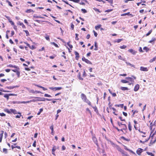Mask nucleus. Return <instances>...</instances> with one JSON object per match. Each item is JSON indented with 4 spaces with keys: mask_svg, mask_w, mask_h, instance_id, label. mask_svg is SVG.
Returning a JSON list of instances; mask_svg holds the SVG:
<instances>
[{
    "mask_svg": "<svg viewBox=\"0 0 156 156\" xmlns=\"http://www.w3.org/2000/svg\"><path fill=\"white\" fill-rule=\"evenodd\" d=\"M71 27L72 29V30H73L74 29V25L73 24V23H71Z\"/></svg>",
    "mask_w": 156,
    "mask_h": 156,
    "instance_id": "338daca9",
    "label": "nucleus"
},
{
    "mask_svg": "<svg viewBox=\"0 0 156 156\" xmlns=\"http://www.w3.org/2000/svg\"><path fill=\"white\" fill-rule=\"evenodd\" d=\"M101 24L98 25L96 26L95 27V29L97 30L99 28H100L101 27Z\"/></svg>",
    "mask_w": 156,
    "mask_h": 156,
    "instance_id": "5701e85b",
    "label": "nucleus"
},
{
    "mask_svg": "<svg viewBox=\"0 0 156 156\" xmlns=\"http://www.w3.org/2000/svg\"><path fill=\"white\" fill-rule=\"evenodd\" d=\"M84 101L87 103L90 106H91L90 101L87 99L85 100Z\"/></svg>",
    "mask_w": 156,
    "mask_h": 156,
    "instance_id": "f8f14e48",
    "label": "nucleus"
},
{
    "mask_svg": "<svg viewBox=\"0 0 156 156\" xmlns=\"http://www.w3.org/2000/svg\"><path fill=\"white\" fill-rule=\"evenodd\" d=\"M75 35H76V37H75L76 40H78L79 38L78 37V34H75Z\"/></svg>",
    "mask_w": 156,
    "mask_h": 156,
    "instance_id": "4d7b16f0",
    "label": "nucleus"
},
{
    "mask_svg": "<svg viewBox=\"0 0 156 156\" xmlns=\"http://www.w3.org/2000/svg\"><path fill=\"white\" fill-rule=\"evenodd\" d=\"M156 142V139L154 140V141L152 142L151 141L149 144V146H151V145H152L154 143Z\"/></svg>",
    "mask_w": 156,
    "mask_h": 156,
    "instance_id": "c756f323",
    "label": "nucleus"
},
{
    "mask_svg": "<svg viewBox=\"0 0 156 156\" xmlns=\"http://www.w3.org/2000/svg\"><path fill=\"white\" fill-rule=\"evenodd\" d=\"M62 1L64 2L65 3H66V4L69 5L70 6H71L72 7H73L71 5L69 4L68 3V2H67L64 1V0H62Z\"/></svg>",
    "mask_w": 156,
    "mask_h": 156,
    "instance_id": "c03bdc74",
    "label": "nucleus"
},
{
    "mask_svg": "<svg viewBox=\"0 0 156 156\" xmlns=\"http://www.w3.org/2000/svg\"><path fill=\"white\" fill-rule=\"evenodd\" d=\"M143 151V149L141 148H138L136 151L137 154L139 155H141V154Z\"/></svg>",
    "mask_w": 156,
    "mask_h": 156,
    "instance_id": "7ed1b4c3",
    "label": "nucleus"
},
{
    "mask_svg": "<svg viewBox=\"0 0 156 156\" xmlns=\"http://www.w3.org/2000/svg\"><path fill=\"white\" fill-rule=\"evenodd\" d=\"M5 111L9 114H10L11 112L10 111V109L9 110L8 109H6L5 110Z\"/></svg>",
    "mask_w": 156,
    "mask_h": 156,
    "instance_id": "7c9ffc66",
    "label": "nucleus"
},
{
    "mask_svg": "<svg viewBox=\"0 0 156 156\" xmlns=\"http://www.w3.org/2000/svg\"><path fill=\"white\" fill-rule=\"evenodd\" d=\"M6 2H8V4L9 6H10L11 7L13 6V5H12L10 2L8 0H6Z\"/></svg>",
    "mask_w": 156,
    "mask_h": 156,
    "instance_id": "ea45409f",
    "label": "nucleus"
},
{
    "mask_svg": "<svg viewBox=\"0 0 156 156\" xmlns=\"http://www.w3.org/2000/svg\"><path fill=\"white\" fill-rule=\"evenodd\" d=\"M94 46L95 47V48H94V50H98V45L97 44V43L96 42H94Z\"/></svg>",
    "mask_w": 156,
    "mask_h": 156,
    "instance_id": "f3484780",
    "label": "nucleus"
},
{
    "mask_svg": "<svg viewBox=\"0 0 156 156\" xmlns=\"http://www.w3.org/2000/svg\"><path fill=\"white\" fill-rule=\"evenodd\" d=\"M121 89L123 90H129L128 88L127 87H120Z\"/></svg>",
    "mask_w": 156,
    "mask_h": 156,
    "instance_id": "4468645a",
    "label": "nucleus"
},
{
    "mask_svg": "<svg viewBox=\"0 0 156 156\" xmlns=\"http://www.w3.org/2000/svg\"><path fill=\"white\" fill-rule=\"evenodd\" d=\"M9 94H5L4 95V97L6 98L7 100H8L9 98Z\"/></svg>",
    "mask_w": 156,
    "mask_h": 156,
    "instance_id": "412c9836",
    "label": "nucleus"
},
{
    "mask_svg": "<svg viewBox=\"0 0 156 156\" xmlns=\"http://www.w3.org/2000/svg\"><path fill=\"white\" fill-rule=\"evenodd\" d=\"M126 64L127 65H129V66H132V67H135V66L134 65H133L132 64H131V63H130L129 62H126Z\"/></svg>",
    "mask_w": 156,
    "mask_h": 156,
    "instance_id": "72a5a7b5",
    "label": "nucleus"
},
{
    "mask_svg": "<svg viewBox=\"0 0 156 156\" xmlns=\"http://www.w3.org/2000/svg\"><path fill=\"white\" fill-rule=\"evenodd\" d=\"M80 76H81L80 73H79L78 75V78L80 80H83V79Z\"/></svg>",
    "mask_w": 156,
    "mask_h": 156,
    "instance_id": "473e14b6",
    "label": "nucleus"
},
{
    "mask_svg": "<svg viewBox=\"0 0 156 156\" xmlns=\"http://www.w3.org/2000/svg\"><path fill=\"white\" fill-rule=\"evenodd\" d=\"M31 101H20V104L21 103H23V104H25V103H29Z\"/></svg>",
    "mask_w": 156,
    "mask_h": 156,
    "instance_id": "dca6fc26",
    "label": "nucleus"
},
{
    "mask_svg": "<svg viewBox=\"0 0 156 156\" xmlns=\"http://www.w3.org/2000/svg\"><path fill=\"white\" fill-rule=\"evenodd\" d=\"M24 31L25 32L26 34V35L27 36L29 35V32H28V30H24Z\"/></svg>",
    "mask_w": 156,
    "mask_h": 156,
    "instance_id": "de8ad7c7",
    "label": "nucleus"
},
{
    "mask_svg": "<svg viewBox=\"0 0 156 156\" xmlns=\"http://www.w3.org/2000/svg\"><path fill=\"white\" fill-rule=\"evenodd\" d=\"M6 88H7L10 89H12L14 88V87H13V86H10L9 87H6Z\"/></svg>",
    "mask_w": 156,
    "mask_h": 156,
    "instance_id": "13d9d810",
    "label": "nucleus"
},
{
    "mask_svg": "<svg viewBox=\"0 0 156 156\" xmlns=\"http://www.w3.org/2000/svg\"><path fill=\"white\" fill-rule=\"evenodd\" d=\"M36 141H34L33 144V146L34 147H36Z\"/></svg>",
    "mask_w": 156,
    "mask_h": 156,
    "instance_id": "0e129e2a",
    "label": "nucleus"
},
{
    "mask_svg": "<svg viewBox=\"0 0 156 156\" xmlns=\"http://www.w3.org/2000/svg\"><path fill=\"white\" fill-rule=\"evenodd\" d=\"M43 111V108H41L40 109V111L39 112L37 113V115H39L40 114L41 112H42Z\"/></svg>",
    "mask_w": 156,
    "mask_h": 156,
    "instance_id": "e433bc0d",
    "label": "nucleus"
},
{
    "mask_svg": "<svg viewBox=\"0 0 156 156\" xmlns=\"http://www.w3.org/2000/svg\"><path fill=\"white\" fill-rule=\"evenodd\" d=\"M51 44H53L54 45L55 47L57 48H58L59 47L58 45L56 44H55V42H51L50 43Z\"/></svg>",
    "mask_w": 156,
    "mask_h": 156,
    "instance_id": "4be33fe9",
    "label": "nucleus"
},
{
    "mask_svg": "<svg viewBox=\"0 0 156 156\" xmlns=\"http://www.w3.org/2000/svg\"><path fill=\"white\" fill-rule=\"evenodd\" d=\"M106 1H108L109 3L111 4H112L113 1V0H106Z\"/></svg>",
    "mask_w": 156,
    "mask_h": 156,
    "instance_id": "e2e57ef3",
    "label": "nucleus"
},
{
    "mask_svg": "<svg viewBox=\"0 0 156 156\" xmlns=\"http://www.w3.org/2000/svg\"><path fill=\"white\" fill-rule=\"evenodd\" d=\"M128 127L130 131H131L132 130V126L131 125L130 122H129L128 123Z\"/></svg>",
    "mask_w": 156,
    "mask_h": 156,
    "instance_id": "2eb2a0df",
    "label": "nucleus"
},
{
    "mask_svg": "<svg viewBox=\"0 0 156 156\" xmlns=\"http://www.w3.org/2000/svg\"><path fill=\"white\" fill-rule=\"evenodd\" d=\"M27 45L28 47H30V48L31 49H33L35 48V46L34 45H32L31 46H30V45L29 44H27Z\"/></svg>",
    "mask_w": 156,
    "mask_h": 156,
    "instance_id": "ddd939ff",
    "label": "nucleus"
},
{
    "mask_svg": "<svg viewBox=\"0 0 156 156\" xmlns=\"http://www.w3.org/2000/svg\"><path fill=\"white\" fill-rule=\"evenodd\" d=\"M81 11H82L83 12V13H86L87 11L86 10L84 9H81Z\"/></svg>",
    "mask_w": 156,
    "mask_h": 156,
    "instance_id": "864d4df0",
    "label": "nucleus"
},
{
    "mask_svg": "<svg viewBox=\"0 0 156 156\" xmlns=\"http://www.w3.org/2000/svg\"><path fill=\"white\" fill-rule=\"evenodd\" d=\"M121 139H123V140L127 141H129L130 140L129 139H127L126 138H125L124 136H122L121 137Z\"/></svg>",
    "mask_w": 156,
    "mask_h": 156,
    "instance_id": "a211bd4d",
    "label": "nucleus"
},
{
    "mask_svg": "<svg viewBox=\"0 0 156 156\" xmlns=\"http://www.w3.org/2000/svg\"><path fill=\"white\" fill-rule=\"evenodd\" d=\"M122 40H123V39H119L117 40V42L118 43H119Z\"/></svg>",
    "mask_w": 156,
    "mask_h": 156,
    "instance_id": "6e6d98bb",
    "label": "nucleus"
},
{
    "mask_svg": "<svg viewBox=\"0 0 156 156\" xmlns=\"http://www.w3.org/2000/svg\"><path fill=\"white\" fill-rule=\"evenodd\" d=\"M1 133L0 134V137L2 138L3 136V134L4 133V131L1 130L0 131Z\"/></svg>",
    "mask_w": 156,
    "mask_h": 156,
    "instance_id": "2f4dec72",
    "label": "nucleus"
},
{
    "mask_svg": "<svg viewBox=\"0 0 156 156\" xmlns=\"http://www.w3.org/2000/svg\"><path fill=\"white\" fill-rule=\"evenodd\" d=\"M69 42H68L67 44V45L68 46H69V47H70V48H73V46L72 45H70L69 44Z\"/></svg>",
    "mask_w": 156,
    "mask_h": 156,
    "instance_id": "bf43d9fd",
    "label": "nucleus"
},
{
    "mask_svg": "<svg viewBox=\"0 0 156 156\" xmlns=\"http://www.w3.org/2000/svg\"><path fill=\"white\" fill-rule=\"evenodd\" d=\"M115 106H117L118 107H121V108H122L123 107V104H122L118 105H115Z\"/></svg>",
    "mask_w": 156,
    "mask_h": 156,
    "instance_id": "4c0bfd02",
    "label": "nucleus"
},
{
    "mask_svg": "<svg viewBox=\"0 0 156 156\" xmlns=\"http://www.w3.org/2000/svg\"><path fill=\"white\" fill-rule=\"evenodd\" d=\"M140 86L139 84H137L136 85L134 88V90L135 91H137L139 89Z\"/></svg>",
    "mask_w": 156,
    "mask_h": 156,
    "instance_id": "1a4fd4ad",
    "label": "nucleus"
},
{
    "mask_svg": "<svg viewBox=\"0 0 156 156\" xmlns=\"http://www.w3.org/2000/svg\"><path fill=\"white\" fill-rule=\"evenodd\" d=\"M16 73V75H17L18 77H19L20 75V72L18 71Z\"/></svg>",
    "mask_w": 156,
    "mask_h": 156,
    "instance_id": "774afa93",
    "label": "nucleus"
},
{
    "mask_svg": "<svg viewBox=\"0 0 156 156\" xmlns=\"http://www.w3.org/2000/svg\"><path fill=\"white\" fill-rule=\"evenodd\" d=\"M117 123H118V125L119 126H121L122 125H123V124H122V123L121 122H117Z\"/></svg>",
    "mask_w": 156,
    "mask_h": 156,
    "instance_id": "603ef678",
    "label": "nucleus"
},
{
    "mask_svg": "<svg viewBox=\"0 0 156 156\" xmlns=\"http://www.w3.org/2000/svg\"><path fill=\"white\" fill-rule=\"evenodd\" d=\"M81 97L83 101L87 99L86 96L83 94H81Z\"/></svg>",
    "mask_w": 156,
    "mask_h": 156,
    "instance_id": "20e7f679",
    "label": "nucleus"
},
{
    "mask_svg": "<svg viewBox=\"0 0 156 156\" xmlns=\"http://www.w3.org/2000/svg\"><path fill=\"white\" fill-rule=\"evenodd\" d=\"M62 89V87H55V91L60 90Z\"/></svg>",
    "mask_w": 156,
    "mask_h": 156,
    "instance_id": "aec40b11",
    "label": "nucleus"
},
{
    "mask_svg": "<svg viewBox=\"0 0 156 156\" xmlns=\"http://www.w3.org/2000/svg\"><path fill=\"white\" fill-rule=\"evenodd\" d=\"M156 124V120L154 121V124H153L152 123H151V124H150V129L151 130V134L152 133L154 130V128L153 129H152V127L153 126H154V125L155 124Z\"/></svg>",
    "mask_w": 156,
    "mask_h": 156,
    "instance_id": "f03ea898",
    "label": "nucleus"
},
{
    "mask_svg": "<svg viewBox=\"0 0 156 156\" xmlns=\"http://www.w3.org/2000/svg\"><path fill=\"white\" fill-rule=\"evenodd\" d=\"M126 47V46L123 45V46H120V48L121 49H123L125 48Z\"/></svg>",
    "mask_w": 156,
    "mask_h": 156,
    "instance_id": "a19ab883",
    "label": "nucleus"
},
{
    "mask_svg": "<svg viewBox=\"0 0 156 156\" xmlns=\"http://www.w3.org/2000/svg\"><path fill=\"white\" fill-rule=\"evenodd\" d=\"M3 152L5 154H6L8 153V151L7 149L4 148L3 149Z\"/></svg>",
    "mask_w": 156,
    "mask_h": 156,
    "instance_id": "a878e982",
    "label": "nucleus"
},
{
    "mask_svg": "<svg viewBox=\"0 0 156 156\" xmlns=\"http://www.w3.org/2000/svg\"><path fill=\"white\" fill-rule=\"evenodd\" d=\"M156 40V39L155 38L153 37L152 38V39L149 41V42L151 43L153 41H155Z\"/></svg>",
    "mask_w": 156,
    "mask_h": 156,
    "instance_id": "bb28decb",
    "label": "nucleus"
},
{
    "mask_svg": "<svg viewBox=\"0 0 156 156\" xmlns=\"http://www.w3.org/2000/svg\"><path fill=\"white\" fill-rule=\"evenodd\" d=\"M152 32V30H151L149 31V32L146 34V36H149L151 33Z\"/></svg>",
    "mask_w": 156,
    "mask_h": 156,
    "instance_id": "79ce46f5",
    "label": "nucleus"
},
{
    "mask_svg": "<svg viewBox=\"0 0 156 156\" xmlns=\"http://www.w3.org/2000/svg\"><path fill=\"white\" fill-rule=\"evenodd\" d=\"M0 115L1 116H5V115L3 113H0Z\"/></svg>",
    "mask_w": 156,
    "mask_h": 156,
    "instance_id": "69168bd1",
    "label": "nucleus"
},
{
    "mask_svg": "<svg viewBox=\"0 0 156 156\" xmlns=\"http://www.w3.org/2000/svg\"><path fill=\"white\" fill-rule=\"evenodd\" d=\"M116 149L119 151H120L123 155H125L124 152V151L121 149V148L118 145H116Z\"/></svg>",
    "mask_w": 156,
    "mask_h": 156,
    "instance_id": "f257e3e1",
    "label": "nucleus"
},
{
    "mask_svg": "<svg viewBox=\"0 0 156 156\" xmlns=\"http://www.w3.org/2000/svg\"><path fill=\"white\" fill-rule=\"evenodd\" d=\"M86 63L89 64H91V62L88 60L87 59L86 60V61H85Z\"/></svg>",
    "mask_w": 156,
    "mask_h": 156,
    "instance_id": "c9c22d12",
    "label": "nucleus"
},
{
    "mask_svg": "<svg viewBox=\"0 0 156 156\" xmlns=\"http://www.w3.org/2000/svg\"><path fill=\"white\" fill-rule=\"evenodd\" d=\"M9 66L10 67H14V68H19L18 67L15 65H14V66H13L12 65H11V64H10Z\"/></svg>",
    "mask_w": 156,
    "mask_h": 156,
    "instance_id": "c85d7f7f",
    "label": "nucleus"
},
{
    "mask_svg": "<svg viewBox=\"0 0 156 156\" xmlns=\"http://www.w3.org/2000/svg\"><path fill=\"white\" fill-rule=\"evenodd\" d=\"M155 60V58H154V57L152 59H151L150 60V62H154V61Z\"/></svg>",
    "mask_w": 156,
    "mask_h": 156,
    "instance_id": "8fccbe9b",
    "label": "nucleus"
},
{
    "mask_svg": "<svg viewBox=\"0 0 156 156\" xmlns=\"http://www.w3.org/2000/svg\"><path fill=\"white\" fill-rule=\"evenodd\" d=\"M123 126L122 127V129H123L124 130H127V127L126 125L124 124L123 125Z\"/></svg>",
    "mask_w": 156,
    "mask_h": 156,
    "instance_id": "6ab92c4d",
    "label": "nucleus"
},
{
    "mask_svg": "<svg viewBox=\"0 0 156 156\" xmlns=\"http://www.w3.org/2000/svg\"><path fill=\"white\" fill-rule=\"evenodd\" d=\"M93 32L94 33V36L96 37H97L98 34L94 30H93Z\"/></svg>",
    "mask_w": 156,
    "mask_h": 156,
    "instance_id": "680f3d73",
    "label": "nucleus"
},
{
    "mask_svg": "<svg viewBox=\"0 0 156 156\" xmlns=\"http://www.w3.org/2000/svg\"><path fill=\"white\" fill-rule=\"evenodd\" d=\"M45 39L48 41H50L49 37L48 36H47L45 37Z\"/></svg>",
    "mask_w": 156,
    "mask_h": 156,
    "instance_id": "052dcab7",
    "label": "nucleus"
},
{
    "mask_svg": "<svg viewBox=\"0 0 156 156\" xmlns=\"http://www.w3.org/2000/svg\"><path fill=\"white\" fill-rule=\"evenodd\" d=\"M56 150V147L55 146H54L53 147L52 151H53V152L55 151Z\"/></svg>",
    "mask_w": 156,
    "mask_h": 156,
    "instance_id": "5fc2aeb1",
    "label": "nucleus"
},
{
    "mask_svg": "<svg viewBox=\"0 0 156 156\" xmlns=\"http://www.w3.org/2000/svg\"><path fill=\"white\" fill-rule=\"evenodd\" d=\"M10 111L12 113H13L14 114H17L18 113L16 110L13 109H10Z\"/></svg>",
    "mask_w": 156,
    "mask_h": 156,
    "instance_id": "9b49d317",
    "label": "nucleus"
},
{
    "mask_svg": "<svg viewBox=\"0 0 156 156\" xmlns=\"http://www.w3.org/2000/svg\"><path fill=\"white\" fill-rule=\"evenodd\" d=\"M32 12H33V11L31 9H27L26 11V12L27 13H30Z\"/></svg>",
    "mask_w": 156,
    "mask_h": 156,
    "instance_id": "f704fd0d",
    "label": "nucleus"
},
{
    "mask_svg": "<svg viewBox=\"0 0 156 156\" xmlns=\"http://www.w3.org/2000/svg\"><path fill=\"white\" fill-rule=\"evenodd\" d=\"M128 51L130 53H131L133 55H135L136 54V51L133 50L132 49H129L128 50Z\"/></svg>",
    "mask_w": 156,
    "mask_h": 156,
    "instance_id": "39448f33",
    "label": "nucleus"
},
{
    "mask_svg": "<svg viewBox=\"0 0 156 156\" xmlns=\"http://www.w3.org/2000/svg\"><path fill=\"white\" fill-rule=\"evenodd\" d=\"M140 69L141 71H147L148 70L147 68L144 67L142 66L140 67Z\"/></svg>",
    "mask_w": 156,
    "mask_h": 156,
    "instance_id": "423d86ee",
    "label": "nucleus"
},
{
    "mask_svg": "<svg viewBox=\"0 0 156 156\" xmlns=\"http://www.w3.org/2000/svg\"><path fill=\"white\" fill-rule=\"evenodd\" d=\"M44 96L45 97H51V96L48 94H45L44 95Z\"/></svg>",
    "mask_w": 156,
    "mask_h": 156,
    "instance_id": "37998d69",
    "label": "nucleus"
},
{
    "mask_svg": "<svg viewBox=\"0 0 156 156\" xmlns=\"http://www.w3.org/2000/svg\"><path fill=\"white\" fill-rule=\"evenodd\" d=\"M19 25L20 26H22V27L23 28H25L26 27L24 25L23 23L19 22Z\"/></svg>",
    "mask_w": 156,
    "mask_h": 156,
    "instance_id": "b1692460",
    "label": "nucleus"
},
{
    "mask_svg": "<svg viewBox=\"0 0 156 156\" xmlns=\"http://www.w3.org/2000/svg\"><path fill=\"white\" fill-rule=\"evenodd\" d=\"M146 153L148 155H151V156H154V154H153L152 153L149 152L147 151L146 152Z\"/></svg>",
    "mask_w": 156,
    "mask_h": 156,
    "instance_id": "cd10ccee",
    "label": "nucleus"
},
{
    "mask_svg": "<svg viewBox=\"0 0 156 156\" xmlns=\"http://www.w3.org/2000/svg\"><path fill=\"white\" fill-rule=\"evenodd\" d=\"M129 12H128V13H127L122 14L121 15V16H125L127 15H128L129 14Z\"/></svg>",
    "mask_w": 156,
    "mask_h": 156,
    "instance_id": "3c124183",
    "label": "nucleus"
},
{
    "mask_svg": "<svg viewBox=\"0 0 156 156\" xmlns=\"http://www.w3.org/2000/svg\"><path fill=\"white\" fill-rule=\"evenodd\" d=\"M18 114H19V115H16L15 117L16 118H20L21 116V114L20 112H18Z\"/></svg>",
    "mask_w": 156,
    "mask_h": 156,
    "instance_id": "393cba45",
    "label": "nucleus"
},
{
    "mask_svg": "<svg viewBox=\"0 0 156 156\" xmlns=\"http://www.w3.org/2000/svg\"><path fill=\"white\" fill-rule=\"evenodd\" d=\"M74 53L76 55L75 58L76 59L78 60L79 58V53L76 51H75Z\"/></svg>",
    "mask_w": 156,
    "mask_h": 156,
    "instance_id": "6e6552de",
    "label": "nucleus"
},
{
    "mask_svg": "<svg viewBox=\"0 0 156 156\" xmlns=\"http://www.w3.org/2000/svg\"><path fill=\"white\" fill-rule=\"evenodd\" d=\"M143 49L144 50H145L146 51H147L149 50V48L146 47H144L143 48Z\"/></svg>",
    "mask_w": 156,
    "mask_h": 156,
    "instance_id": "58836bf2",
    "label": "nucleus"
},
{
    "mask_svg": "<svg viewBox=\"0 0 156 156\" xmlns=\"http://www.w3.org/2000/svg\"><path fill=\"white\" fill-rule=\"evenodd\" d=\"M92 139L93 141L94 142L95 144H96V145L97 146H98V141L97 140V139L95 137H92Z\"/></svg>",
    "mask_w": 156,
    "mask_h": 156,
    "instance_id": "0eeeda50",
    "label": "nucleus"
},
{
    "mask_svg": "<svg viewBox=\"0 0 156 156\" xmlns=\"http://www.w3.org/2000/svg\"><path fill=\"white\" fill-rule=\"evenodd\" d=\"M13 104H20V101H13L12 102Z\"/></svg>",
    "mask_w": 156,
    "mask_h": 156,
    "instance_id": "49530a36",
    "label": "nucleus"
},
{
    "mask_svg": "<svg viewBox=\"0 0 156 156\" xmlns=\"http://www.w3.org/2000/svg\"><path fill=\"white\" fill-rule=\"evenodd\" d=\"M112 10H113V9H108V10H105V12H110L112 11Z\"/></svg>",
    "mask_w": 156,
    "mask_h": 156,
    "instance_id": "09e8293b",
    "label": "nucleus"
},
{
    "mask_svg": "<svg viewBox=\"0 0 156 156\" xmlns=\"http://www.w3.org/2000/svg\"><path fill=\"white\" fill-rule=\"evenodd\" d=\"M121 82L123 83H128V82L126 80H122Z\"/></svg>",
    "mask_w": 156,
    "mask_h": 156,
    "instance_id": "a18cd8bd",
    "label": "nucleus"
},
{
    "mask_svg": "<svg viewBox=\"0 0 156 156\" xmlns=\"http://www.w3.org/2000/svg\"><path fill=\"white\" fill-rule=\"evenodd\" d=\"M52 100V99H49L48 98H43L41 100H38V101H45V100H47V101H51Z\"/></svg>",
    "mask_w": 156,
    "mask_h": 156,
    "instance_id": "9d476101",
    "label": "nucleus"
}]
</instances>
